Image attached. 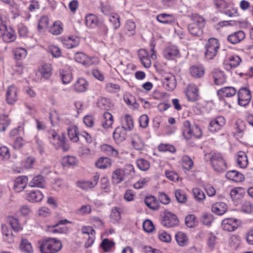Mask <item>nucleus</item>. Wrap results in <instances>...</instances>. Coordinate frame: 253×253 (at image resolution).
<instances>
[{
    "mask_svg": "<svg viewBox=\"0 0 253 253\" xmlns=\"http://www.w3.org/2000/svg\"><path fill=\"white\" fill-rule=\"evenodd\" d=\"M38 243L41 253H57L62 247L61 241L55 238L45 237Z\"/></svg>",
    "mask_w": 253,
    "mask_h": 253,
    "instance_id": "nucleus-1",
    "label": "nucleus"
},
{
    "mask_svg": "<svg viewBox=\"0 0 253 253\" xmlns=\"http://www.w3.org/2000/svg\"><path fill=\"white\" fill-rule=\"evenodd\" d=\"M192 22L188 26L189 32L195 37H201L203 33V28L205 26V20L203 17L198 14H192L191 17Z\"/></svg>",
    "mask_w": 253,
    "mask_h": 253,
    "instance_id": "nucleus-2",
    "label": "nucleus"
},
{
    "mask_svg": "<svg viewBox=\"0 0 253 253\" xmlns=\"http://www.w3.org/2000/svg\"><path fill=\"white\" fill-rule=\"evenodd\" d=\"M205 158L210 159L214 170L217 172H223L227 169V165L222 156L218 153H211L205 155Z\"/></svg>",
    "mask_w": 253,
    "mask_h": 253,
    "instance_id": "nucleus-3",
    "label": "nucleus"
},
{
    "mask_svg": "<svg viewBox=\"0 0 253 253\" xmlns=\"http://www.w3.org/2000/svg\"><path fill=\"white\" fill-rule=\"evenodd\" d=\"M220 44L215 38H210L205 45V57L207 59H212L217 54Z\"/></svg>",
    "mask_w": 253,
    "mask_h": 253,
    "instance_id": "nucleus-4",
    "label": "nucleus"
},
{
    "mask_svg": "<svg viewBox=\"0 0 253 253\" xmlns=\"http://www.w3.org/2000/svg\"><path fill=\"white\" fill-rule=\"evenodd\" d=\"M48 137L56 149L61 148L63 151H66L69 149V146L66 143L64 137L58 135L54 130L48 131Z\"/></svg>",
    "mask_w": 253,
    "mask_h": 253,
    "instance_id": "nucleus-5",
    "label": "nucleus"
},
{
    "mask_svg": "<svg viewBox=\"0 0 253 253\" xmlns=\"http://www.w3.org/2000/svg\"><path fill=\"white\" fill-rule=\"evenodd\" d=\"M225 124V118L222 116H219L211 121L208 128L211 132H215L219 130Z\"/></svg>",
    "mask_w": 253,
    "mask_h": 253,
    "instance_id": "nucleus-6",
    "label": "nucleus"
},
{
    "mask_svg": "<svg viewBox=\"0 0 253 253\" xmlns=\"http://www.w3.org/2000/svg\"><path fill=\"white\" fill-rule=\"evenodd\" d=\"M238 103L240 106H245L249 104L252 96L250 91L246 87L241 88L238 92Z\"/></svg>",
    "mask_w": 253,
    "mask_h": 253,
    "instance_id": "nucleus-7",
    "label": "nucleus"
},
{
    "mask_svg": "<svg viewBox=\"0 0 253 253\" xmlns=\"http://www.w3.org/2000/svg\"><path fill=\"white\" fill-rule=\"evenodd\" d=\"M238 220L233 218L224 219L222 220L221 223V227L223 230L228 232L235 231L238 227Z\"/></svg>",
    "mask_w": 253,
    "mask_h": 253,
    "instance_id": "nucleus-8",
    "label": "nucleus"
},
{
    "mask_svg": "<svg viewBox=\"0 0 253 253\" xmlns=\"http://www.w3.org/2000/svg\"><path fill=\"white\" fill-rule=\"evenodd\" d=\"M18 89L14 85H9L6 90L5 98L9 104H14L17 100Z\"/></svg>",
    "mask_w": 253,
    "mask_h": 253,
    "instance_id": "nucleus-9",
    "label": "nucleus"
},
{
    "mask_svg": "<svg viewBox=\"0 0 253 253\" xmlns=\"http://www.w3.org/2000/svg\"><path fill=\"white\" fill-rule=\"evenodd\" d=\"M197 87L193 84H190L187 87L186 90V95L188 100L190 101H196L198 100L199 94Z\"/></svg>",
    "mask_w": 253,
    "mask_h": 253,
    "instance_id": "nucleus-10",
    "label": "nucleus"
},
{
    "mask_svg": "<svg viewBox=\"0 0 253 253\" xmlns=\"http://www.w3.org/2000/svg\"><path fill=\"white\" fill-rule=\"evenodd\" d=\"M75 60L85 66H89L93 64L92 58L88 56L83 52H77L74 57Z\"/></svg>",
    "mask_w": 253,
    "mask_h": 253,
    "instance_id": "nucleus-11",
    "label": "nucleus"
},
{
    "mask_svg": "<svg viewBox=\"0 0 253 253\" xmlns=\"http://www.w3.org/2000/svg\"><path fill=\"white\" fill-rule=\"evenodd\" d=\"M245 38V34L242 31H238L229 35L227 41L232 44H235L243 41Z\"/></svg>",
    "mask_w": 253,
    "mask_h": 253,
    "instance_id": "nucleus-12",
    "label": "nucleus"
},
{
    "mask_svg": "<svg viewBox=\"0 0 253 253\" xmlns=\"http://www.w3.org/2000/svg\"><path fill=\"white\" fill-rule=\"evenodd\" d=\"M28 178L26 176H20L14 181V189L17 192L21 191L27 184Z\"/></svg>",
    "mask_w": 253,
    "mask_h": 253,
    "instance_id": "nucleus-13",
    "label": "nucleus"
},
{
    "mask_svg": "<svg viewBox=\"0 0 253 253\" xmlns=\"http://www.w3.org/2000/svg\"><path fill=\"white\" fill-rule=\"evenodd\" d=\"M99 178V175L96 174L94 176L92 181H79L77 183V185L80 188L86 190L89 188L94 187L97 184Z\"/></svg>",
    "mask_w": 253,
    "mask_h": 253,
    "instance_id": "nucleus-14",
    "label": "nucleus"
},
{
    "mask_svg": "<svg viewBox=\"0 0 253 253\" xmlns=\"http://www.w3.org/2000/svg\"><path fill=\"white\" fill-rule=\"evenodd\" d=\"M236 89L232 86H226L221 88L217 91V95L222 98L230 97L236 93Z\"/></svg>",
    "mask_w": 253,
    "mask_h": 253,
    "instance_id": "nucleus-15",
    "label": "nucleus"
},
{
    "mask_svg": "<svg viewBox=\"0 0 253 253\" xmlns=\"http://www.w3.org/2000/svg\"><path fill=\"white\" fill-rule=\"evenodd\" d=\"M1 231L4 241L8 243H11L14 241L13 235L10 228L6 225H2Z\"/></svg>",
    "mask_w": 253,
    "mask_h": 253,
    "instance_id": "nucleus-16",
    "label": "nucleus"
},
{
    "mask_svg": "<svg viewBox=\"0 0 253 253\" xmlns=\"http://www.w3.org/2000/svg\"><path fill=\"white\" fill-rule=\"evenodd\" d=\"M126 131L122 127H117L113 132V138L115 142L120 143L126 139Z\"/></svg>",
    "mask_w": 253,
    "mask_h": 253,
    "instance_id": "nucleus-17",
    "label": "nucleus"
},
{
    "mask_svg": "<svg viewBox=\"0 0 253 253\" xmlns=\"http://www.w3.org/2000/svg\"><path fill=\"white\" fill-rule=\"evenodd\" d=\"M43 198L42 193L39 190H33L27 194V199L31 202H41Z\"/></svg>",
    "mask_w": 253,
    "mask_h": 253,
    "instance_id": "nucleus-18",
    "label": "nucleus"
},
{
    "mask_svg": "<svg viewBox=\"0 0 253 253\" xmlns=\"http://www.w3.org/2000/svg\"><path fill=\"white\" fill-rule=\"evenodd\" d=\"M2 34V39L5 42H14L16 39V35L15 31L11 28L8 27L4 30Z\"/></svg>",
    "mask_w": 253,
    "mask_h": 253,
    "instance_id": "nucleus-19",
    "label": "nucleus"
},
{
    "mask_svg": "<svg viewBox=\"0 0 253 253\" xmlns=\"http://www.w3.org/2000/svg\"><path fill=\"white\" fill-rule=\"evenodd\" d=\"M161 223L167 227H173L174 226V214L169 211L165 212Z\"/></svg>",
    "mask_w": 253,
    "mask_h": 253,
    "instance_id": "nucleus-20",
    "label": "nucleus"
},
{
    "mask_svg": "<svg viewBox=\"0 0 253 253\" xmlns=\"http://www.w3.org/2000/svg\"><path fill=\"white\" fill-rule=\"evenodd\" d=\"M227 210L226 204L223 202H217L214 204L211 207V211L217 215L223 214Z\"/></svg>",
    "mask_w": 253,
    "mask_h": 253,
    "instance_id": "nucleus-21",
    "label": "nucleus"
},
{
    "mask_svg": "<svg viewBox=\"0 0 253 253\" xmlns=\"http://www.w3.org/2000/svg\"><path fill=\"white\" fill-rule=\"evenodd\" d=\"M225 176L227 178L235 182H241L244 179V176L242 173L235 170L227 172Z\"/></svg>",
    "mask_w": 253,
    "mask_h": 253,
    "instance_id": "nucleus-22",
    "label": "nucleus"
},
{
    "mask_svg": "<svg viewBox=\"0 0 253 253\" xmlns=\"http://www.w3.org/2000/svg\"><path fill=\"white\" fill-rule=\"evenodd\" d=\"M241 59L237 55L230 57L228 60H226L225 68L227 70L237 67L240 63Z\"/></svg>",
    "mask_w": 253,
    "mask_h": 253,
    "instance_id": "nucleus-23",
    "label": "nucleus"
},
{
    "mask_svg": "<svg viewBox=\"0 0 253 253\" xmlns=\"http://www.w3.org/2000/svg\"><path fill=\"white\" fill-rule=\"evenodd\" d=\"M124 170L121 169H118L112 173V181L113 183L118 184L124 180Z\"/></svg>",
    "mask_w": 253,
    "mask_h": 253,
    "instance_id": "nucleus-24",
    "label": "nucleus"
},
{
    "mask_svg": "<svg viewBox=\"0 0 253 253\" xmlns=\"http://www.w3.org/2000/svg\"><path fill=\"white\" fill-rule=\"evenodd\" d=\"M144 202L146 206L152 210L156 211L160 208L158 201L154 196H151L146 197Z\"/></svg>",
    "mask_w": 253,
    "mask_h": 253,
    "instance_id": "nucleus-25",
    "label": "nucleus"
},
{
    "mask_svg": "<svg viewBox=\"0 0 253 253\" xmlns=\"http://www.w3.org/2000/svg\"><path fill=\"white\" fill-rule=\"evenodd\" d=\"M88 82L83 78H80L74 84V88L76 91L81 92L87 90Z\"/></svg>",
    "mask_w": 253,
    "mask_h": 253,
    "instance_id": "nucleus-26",
    "label": "nucleus"
},
{
    "mask_svg": "<svg viewBox=\"0 0 253 253\" xmlns=\"http://www.w3.org/2000/svg\"><path fill=\"white\" fill-rule=\"evenodd\" d=\"M29 186L33 187L44 188L45 186V180L43 176L41 175L35 176L30 182Z\"/></svg>",
    "mask_w": 253,
    "mask_h": 253,
    "instance_id": "nucleus-27",
    "label": "nucleus"
},
{
    "mask_svg": "<svg viewBox=\"0 0 253 253\" xmlns=\"http://www.w3.org/2000/svg\"><path fill=\"white\" fill-rule=\"evenodd\" d=\"M63 31V23L60 21H56L50 27L49 31L54 35H58L62 33Z\"/></svg>",
    "mask_w": 253,
    "mask_h": 253,
    "instance_id": "nucleus-28",
    "label": "nucleus"
},
{
    "mask_svg": "<svg viewBox=\"0 0 253 253\" xmlns=\"http://www.w3.org/2000/svg\"><path fill=\"white\" fill-rule=\"evenodd\" d=\"M191 75L196 78L202 77L205 73L204 67L202 65H194L190 69Z\"/></svg>",
    "mask_w": 253,
    "mask_h": 253,
    "instance_id": "nucleus-29",
    "label": "nucleus"
},
{
    "mask_svg": "<svg viewBox=\"0 0 253 253\" xmlns=\"http://www.w3.org/2000/svg\"><path fill=\"white\" fill-rule=\"evenodd\" d=\"M237 163L241 168H246L248 164L246 154L243 151H240L237 155Z\"/></svg>",
    "mask_w": 253,
    "mask_h": 253,
    "instance_id": "nucleus-30",
    "label": "nucleus"
},
{
    "mask_svg": "<svg viewBox=\"0 0 253 253\" xmlns=\"http://www.w3.org/2000/svg\"><path fill=\"white\" fill-rule=\"evenodd\" d=\"M68 136L72 142H77L79 140V131L77 126H71L68 128Z\"/></svg>",
    "mask_w": 253,
    "mask_h": 253,
    "instance_id": "nucleus-31",
    "label": "nucleus"
},
{
    "mask_svg": "<svg viewBox=\"0 0 253 253\" xmlns=\"http://www.w3.org/2000/svg\"><path fill=\"white\" fill-rule=\"evenodd\" d=\"M39 72L42 77L45 79H48L51 74V67L49 64L43 63L40 68Z\"/></svg>",
    "mask_w": 253,
    "mask_h": 253,
    "instance_id": "nucleus-32",
    "label": "nucleus"
},
{
    "mask_svg": "<svg viewBox=\"0 0 253 253\" xmlns=\"http://www.w3.org/2000/svg\"><path fill=\"white\" fill-rule=\"evenodd\" d=\"M214 82L216 85H221L226 82V77L223 72L217 71L213 73Z\"/></svg>",
    "mask_w": 253,
    "mask_h": 253,
    "instance_id": "nucleus-33",
    "label": "nucleus"
},
{
    "mask_svg": "<svg viewBox=\"0 0 253 253\" xmlns=\"http://www.w3.org/2000/svg\"><path fill=\"white\" fill-rule=\"evenodd\" d=\"M111 165V160L108 157H101L95 163V166L99 169H105Z\"/></svg>",
    "mask_w": 253,
    "mask_h": 253,
    "instance_id": "nucleus-34",
    "label": "nucleus"
},
{
    "mask_svg": "<svg viewBox=\"0 0 253 253\" xmlns=\"http://www.w3.org/2000/svg\"><path fill=\"white\" fill-rule=\"evenodd\" d=\"M122 127L126 131L131 130L133 128V121L129 115H125Z\"/></svg>",
    "mask_w": 253,
    "mask_h": 253,
    "instance_id": "nucleus-35",
    "label": "nucleus"
},
{
    "mask_svg": "<svg viewBox=\"0 0 253 253\" xmlns=\"http://www.w3.org/2000/svg\"><path fill=\"white\" fill-rule=\"evenodd\" d=\"M7 221L11 228L15 232H18L22 229V227L20 224L17 218L13 216H9L7 218Z\"/></svg>",
    "mask_w": 253,
    "mask_h": 253,
    "instance_id": "nucleus-36",
    "label": "nucleus"
},
{
    "mask_svg": "<svg viewBox=\"0 0 253 253\" xmlns=\"http://www.w3.org/2000/svg\"><path fill=\"white\" fill-rule=\"evenodd\" d=\"M101 149L102 151L109 156L116 157L119 154V152L117 150L115 149L113 146L108 144H104L102 145Z\"/></svg>",
    "mask_w": 253,
    "mask_h": 253,
    "instance_id": "nucleus-37",
    "label": "nucleus"
},
{
    "mask_svg": "<svg viewBox=\"0 0 253 253\" xmlns=\"http://www.w3.org/2000/svg\"><path fill=\"white\" fill-rule=\"evenodd\" d=\"M15 59L18 60H21L24 59L27 54V50L22 47H17L13 49Z\"/></svg>",
    "mask_w": 253,
    "mask_h": 253,
    "instance_id": "nucleus-38",
    "label": "nucleus"
},
{
    "mask_svg": "<svg viewBox=\"0 0 253 253\" xmlns=\"http://www.w3.org/2000/svg\"><path fill=\"white\" fill-rule=\"evenodd\" d=\"M136 28L135 23L132 20H127L125 26V31L126 35L129 36L133 35L135 34Z\"/></svg>",
    "mask_w": 253,
    "mask_h": 253,
    "instance_id": "nucleus-39",
    "label": "nucleus"
},
{
    "mask_svg": "<svg viewBox=\"0 0 253 253\" xmlns=\"http://www.w3.org/2000/svg\"><path fill=\"white\" fill-rule=\"evenodd\" d=\"M157 19L159 22L164 24H170L174 21V17L172 15L166 13L158 15Z\"/></svg>",
    "mask_w": 253,
    "mask_h": 253,
    "instance_id": "nucleus-40",
    "label": "nucleus"
},
{
    "mask_svg": "<svg viewBox=\"0 0 253 253\" xmlns=\"http://www.w3.org/2000/svg\"><path fill=\"white\" fill-rule=\"evenodd\" d=\"M163 54L165 58L168 60L174 59V46L173 45L167 46L163 50Z\"/></svg>",
    "mask_w": 253,
    "mask_h": 253,
    "instance_id": "nucleus-41",
    "label": "nucleus"
},
{
    "mask_svg": "<svg viewBox=\"0 0 253 253\" xmlns=\"http://www.w3.org/2000/svg\"><path fill=\"white\" fill-rule=\"evenodd\" d=\"M105 121L102 123V126L104 128H108L112 126L114 122V119L112 115L108 112H105L103 114Z\"/></svg>",
    "mask_w": 253,
    "mask_h": 253,
    "instance_id": "nucleus-42",
    "label": "nucleus"
},
{
    "mask_svg": "<svg viewBox=\"0 0 253 253\" xmlns=\"http://www.w3.org/2000/svg\"><path fill=\"white\" fill-rule=\"evenodd\" d=\"M192 129L189 121L184 122L183 135L186 139L188 140L192 138Z\"/></svg>",
    "mask_w": 253,
    "mask_h": 253,
    "instance_id": "nucleus-43",
    "label": "nucleus"
},
{
    "mask_svg": "<svg viewBox=\"0 0 253 253\" xmlns=\"http://www.w3.org/2000/svg\"><path fill=\"white\" fill-rule=\"evenodd\" d=\"M97 106L102 110H108L111 107V104L109 99L100 97L97 101Z\"/></svg>",
    "mask_w": 253,
    "mask_h": 253,
    "instance_id": "nucleus-44",
    "label": "nucleus"
},
{
    "mask_svg": "<svg viewBox=\"0 0 253 253\" xmlns=\"http://www.w3.org/2000/svg\"><path fill=\"white\" fill-rule=\"evenodd\" d=\"M175 239L180 246H186L188 243V238L186 235L182 232H178L175 235Z\"/></svg>",
    "mask_w": 253,
    "mask_h": 253,
    "instance_id": "nucleus-45",
    "label": "nucleus"
},
{
    "mask_svg": "<svg viewBox=\"0 0 253 253\" xmlns=\"http://www.w3.org/2000/svg\"><path fill=\"white\" fill-rule=\"evenodd\" d=\"M20 249L27 253H32L33 249L31 243L26 239H22L20 244Z\"/></svg>",
    "mask_w": 253,
    "mask_h": 253,
    "instance_id": "nucleus-46",
    "label": "nucleus"
},
{
    "mask_svg": "<svg viewBox=\"0 0 253 253\" xmlns=\"http://www.w3.org/2000/svg\"><path fill=\"white\" fill-rule=\"evenodd\" d=\"M98 23L97 17L94 14H88L85 17V24L88 27L93 28Z\"/></svg>",
    "mask_w": 253,
    "mask_h": 253,
    "instance_id": "nucleus-47",
    "label": "nucleus"
},
{
    "mask_svg": "<svg viewBox=\"0 0 253 253\" xmlns=\"http://www.w3.org/2000/svg\"><path fill=\"white\" fill-rule=\"evenodd\" d=\"M59 73L63 84H67L71 82L72 76L71 72L70 71L62 70L59 71Z\"/></svg>",
    "mask_w": 253,
    "mask_h": 253,
    "instance_id": "nucleus-48",
    "label": "nucleus"
},
{
    "mask_svg": "<svg viewBox=\"0 0 253 253\" xmlns=\"http://www.w3.org/2000/svg\"><path fill=\"white\" fill-rule=\"evenodd\" d=\"M49 24V18L48 16L44 15L41 17L40 18L39 24L38 25V28L39 31H43L45 29L48 28Z\"/></svg>",
    "mask_w": 253,
    "mask_h": 253,
    "instance_id": "nucleus-49",
    "label": "nucleus"
},
{
    "mask_svg": "<svg viewBox=\"0 0 253 253\" xmlns=\"http://www.w3.org/2000/svg\"><path fill=\"white\" fill-rule=\"evenodd\" d=\"M10 120L6 115L0 116V131H4L9 125Z\"/></svg>",
    "mask_w": 253,
    "mask_h": 253,
    "instance_id": "nucleus-50",
    "label": "nucleus"
},
{
    "mask_svg": "<svg viewBox=\"0 0 253 253\" xmlns=\"http://www.w3.org/2000/svg\"><path fill=\"white\" fill-rule=\"evenodd\" d=\"M136 163L138 168L142 171H146L150 168L149 162L144 159H138L136 160Z\"/></svg>",
    "mask_w": 253,
    "mask_h": 253,
    "instance_id": "nucleus-51",
    "label": "nucleus"
},
{
    "mask_svg": "<svg viewBox=\"0 0 253 253\" xmlns=\"http://www.w3.org/2000/svg\"><path fill=\"white\" fill-rule=\"evenodd\" d=\"M109 22L113 24L115 30L119 28L121 25L120 16L117 14H112L109 17Z\"/></svg>",
    "mask_w": 253,
    "mask_h": 253,
    "instance_id": "nucleus-52",
    "label": "nucleus"
},
{
    "mask_svg": "<svg viewBox=\"0 0 253 253\" xmlns=\"http://www.w3.org/2000/svg\"><path fill=\"white\" fill-rule=\"evenodd\" d=\"M182 167L187 170H190L193 167V162L191 159L187 156H184L182 158Z\"/></svg>",
    "mask_w": 253,
    "mask_h": 253,
    "instance_id": "nucleus-53",
    "label": "nucleus"
},
{
    "mask_svg": "<svg viewBox=\"0 0 253 253\" xmlns=\"http://www.w3.org/2000/svg\"><path fill=\"white\" fill-rule=\"evenodd\" d=\"M192 191L194 197L198 202H202L205 199L206 196L205 193L199 188H193Z\"/></svg>",
    "mask_w": 253,
    "mask_h": 253,
    "instance_id": "nucleus-54",
    "label": "nucleus"
},
{
    "mask_svg": "<svg viewBox=\"0 0 253 253\" xmlns=\"http://www.w3.org/2000/svg\"><path fill=\"white\" fill-rule=\"evenodd\" d=\"M115 245V242L107 238L103 239L100 244L101 247L105 252H108Z\"/></svg>",
    "mask_w": 253,
    "mask_h": 253,
    "instance_id": "nucleus-55",
    "label": "nucleus"
},
{
    "mask_svg": "<svg viewBox=\"0 0 253 253\" xmlns=\"http://www.w3.org/2000/svg\"><path fill=\"white\" fill-rule=\"evenodd\" d=\"M77 159L73 156L65 157L62 159V164L64 166H73L77 164Z\"/></svg>",
    "mask_w": 253,
    "mask_h": 253,
    "instance_id": "nucleus-56",
    "label": "nucleus"
},
{
    "mask_svg": "<svg viewBox=\"0 0 253 253\" xmlns=\"http://www.w3.org/2000/svg\"><path fill=\"white\" fill-rule=\"evenodd\" d=\"M64 43L67 45L68 48H72L78 45L79 41L74 37H69L64 41Z\"/></svg>",
    "mask_w": 253,
    "mask_h": 253,
    "instance_id": "nucleus-57",
    "label": "nucleus"
},
{
    "mask_svg": "<svg viewBox=\"0 0 253 253\" xmlns=\"http://www.w3.org/2000/svg\"><path fill=\"white\" fill-rule=\"evenodd\" d=\"M240 242L241 239L240 236L236 235H232L229 241L230 246L235 249L239 247Z\"/></svg>",
    "mask_w": 253,
    "mask_h": 253,
    "instance_id": "nucleus-58",
    "label": "nucleus"
},
{
    "mask_svg": "<svg viewBox=\"0 0 253 253\" xmlns=\"http://www.w3.org/2000/svg\"><path fill=\"white\" fill-rule=\"evenodd\" d=\"M175 197L178 202L180 203H185L187 201V196L183 191L176 190Z\"/></svg>",
    "mask_w": 253,
    "mask_h": 253,
    "instance_id": "nucleus-59",
    "label": "nucleus"
},
{
    "mask_svg": "<svg viewBox=\"0 0 253 253\" xmlns=\"http://www.w3.org/2000/svg\"><path fill=\"white\" fill-rule=\"evenodd\" d=\"M241 210L246 213H251L253 211V205L250 201H245L242 206Z\"/></svg>",
    "mask_w": 253,
    "mask_h": 253,
    "instance_id": "nucleus-60",
    "label": "nucleus"
},
{
    "mask_svg": "<svg viewBox=\"0 0 253 253\" xmlns=\"http://www.w3.org/2000/svg\"><path fill=\"white\" fill-rule=\"evenodd\" d=\"M242 191H243V189L239 187L236 188L231 190L230 196L233 200H236L241 198Z\"/></svg>",
    "mask_w": 253,
    "mask_h": 253,
    "instance_id": "nucleus-61",
    "label": "nucleus"
},
{
    "mask_svg": "<svg viewBox=\"0 0 253 253\" xmlns=\"http://www.w3.org/2000/svg\"><path fill=\"white\" fill-rule=\"evenodd\" d=\"M212 2L216 9H224L228 7V4L224 0H212Z\"/></svg>",
    "mask_w": 253,
    "mask_h": 253,
    "instance_id": "nucleus-62",
    "label": "nucleus"
},
{
    "mask_svg": "<svg viewBox=\"0 0 253 253\" xmlns=\"http://www.w3.org/2000/svg\"><path fill=\"white\" fill-rule=\"evenodd\" d=\"M158 149L160 151L165 152H174V146L169 144L161 143L158 146Z\"/></svg>",
    "mask_w": 253,
    "mask_h": 253,
    "instance_id": "nucleus-63",
    "label": "nucleus"
},
{
    "mask_svg": "<svg viewBox=\"0 0 253 253\" xmlns=\"http://www.w3.org/2000/svg\"><path fill=\"white\" fill-rule=\"evenodd\" d=\"M120 209L118 207H114L112 209L110 217L114 221H118L121 219Z\"/></svg>",
    "mask_w": 253,
    "mask_h": 253,
    "instance_id": "nucleus-64",
    "label": "nucleus"
}]
</instances>
